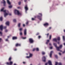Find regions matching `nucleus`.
Listing matches in <instances>:
<instances>
[{
	"label": "nucleus",
	"instance_id": "nucleus-1",
	"mask_svg": "<svg viewBox=\"0 0 65 65\" xmlns=\"http://www.w3.org/2000/svg\"><path fill=\"white\" fill-rule=\"evenodd\" d=\"M54 45L55 47L56 48L57 50L58 51H60L59 49L62 48V45H61L59 46V47H57V46L56 44V43H54Z\"/></svg>",
	"mask_w": 65,
	"mask_h": 65
},
{
	"label": "nucleus",
	"instance_id": "nucleus-2",
	"mask_svg": "<svg viewBox=\"0 0 65 65\" xmlns=\"http://www.w3.org/2000/svg\"><path fill=\"white\" fill-rule=\"evenodd\" d=\"M39 14H40V15H41V16H40L39 15H38L37 16V17L38 19H39V20L41 21V17H42V15L41 13H39Z\"/></svg>",
	"mask_w": 65,
	"mask_h": 65
},
{
	"label": "nucleus",
	"instance_id": "nucleus-3",
	"mask_svg": "<svg viewBox=\"0 0 65 65\" xmlns=\"http://www.w3.org/2000/svg\"><path fill=\"white\" fill-rule=\"evenodd\" d=\"M29 42L30 43H33L34 42V41L32 39L29 38Z\"/></svg>",
	"mask_w": 65,
	"mask_h": 65
},
{
	"label": "nucleus",
	"instance_id": "nucleus-4",
	"mask_svg": "<svg viewBox=\"0 0 65 65\" xmlns=\"http://www.w3.org/2000/svg\"><path fill=\"white\" fill-rule=\"evenodd\" d=\"M14 13L16 14L17 13L18 15H19V14H20V13H19V11L17 10H15Z\"/></svg>",
	"mask_w": 65,
	"mask_h": 65
},
{
	"label": "nucleus",
	"instance_id": "nucleus-5",
	"mask_svg": "<svg viewBox=\"0 0 65 65\" xmlns=\"http://www.w3.org/2000/svg\"><path fill=\"white\" fill-rule=\"evenodd\" d=\"M24 8L25 10V11L26 12L28 10V8L27 5H25Z\"/></svg>",
	"mask_w": 65,
	"mask_h": 65
},
{
	"label": "nucleus",
	"instance_id": "nucleus-6",
	"mask_svg": "<svg viewBox=\"0 0 65 65\" xmlns=\"http://www.w3.org/2000/svg\"><path fill=\"white\" fill-rule=\"evenodd\" d=\"M6 64L7 65H12L13 64V62L12 61H10L9 62H7L6 63Z\"/></svg>",
	"mask_w": 65,
	"mask_h": 65
},
{
	"label": "nucleus",
	"instance_id": "nucleus-7",
	"mask_svg": "<svg viewBox=\"0 0 65 65\" xmlns=\"http://www.w3.org/2000/svg\"><path fill=\"white\" fill-rule=\"evenodd\" d=\"M3 12H5V13L4 14V17H6V16H7V15L8 14L6 12V10H4Z\"/></svg>",
	"mask_w": 65,
	"mask_h": 65
},
{
	"label": "nucleus",
	"instance_id": "nucleus-8",
	"mask_svg": "<svg viewBox=\"0 0 65 65\" xmlns=\"http://www.w3.org/2000/svg\"><path fill=\"white\" fill-rule=\"evenodd\" d=\"M46 59V58L45 56H43L42 58V60L43 62H45Z\"/></svg>",
	"mask_w": 65,
	"mask_h": 65
},
{
	"label": "nucleus",
	"instance_id": "nucleus-9",
	"mask_svg": "<svg viewBox=\"0 0 65 65\" xmlns=\"http://www.w3.org/2000/svg\"><path fill=\"white\" fill-rule=\"evenodd\" d=\"M55 65H57V64H58V65H62L61 63L60 62L58 63L57 62H55Z\"/></svg>",
	"mask_w": 65,
	"mask_h": 65
},
{
	"label": "nucleus",
	"instance_id": "nucleus-10",
	"mask_svg": "<svg viewBox=\"0 0 65 65\" xmlns=\"http://www.w3.org/2000/svg\"><path fill=\"white\" fill-rule=\"evenodd\" d=\"M27 33V30L26 29H25L24 30V35H26Z\"/></svg>",
	"mask_w": 65,
	"mask_h": 65
},
{
	"label": "nucleus",
	"instance_id": "nucleus-11",
	"mask_svg": "<svg viewBox=\"0 0 65 65\" xmlns=\"http://www.w3.org/2000/svg\"><path fill=\"white\" fill-rule=\"evenodd\" d=\"M21 46V44L19 43H17L15 45V46L16 47H18V46Z\"/></svg>",
	"mask_w": 65,
	"mask_h": 65
},
{
	"label": "nucleus",
	"instance_id": "nucleus-12",
	"mask_svg": "<svg viewBox=\"0 0 65 65\" xmlns=\"http://www.w3.org/2000/svg\"><path fill=\"white\" fill-rule=\"evenodd\" d=\"M53 53V51H51V52L50 54V57L51 58L52 57V54Z\"/></svg>",
	"mask_w": 65,
	"mask_h": 65
},
{
	"label": "nucleus",
	"instance_id": "nucleus-13",
	"mask_svg": "<svg viewBox=\"0 0 65 65\" xmlns=\"http://www.w3.org/2000/svg\"><path fill=\"white\" fill-rule=\"evenodd\" d=\"M44 26H47L49 25V24L48 23H45L44 24Z\"/></svg>",
	"mask_w": 65,
	"mask_h": 65
},
{
	"label": "nucleus",
	"instance_id": "nucleus-14",
	"mask_svg": "<svg viewBox=\"0 0 65 65\" xmlns=\"http://www.w3.org/2000/svg\"><path fill=\"white\" fill-rule=\"evenodd\" d=\"M3 26L2 25H1L0 26V30H2L3 29Z\"/></svg>",
	"mask_w": 65,
	"mask_h": 65
},
{
	"label": "nucleus",
	"instance_id": "nucleus-15",
	"mask_svg": "<svg viewBox=\"0 0 65 65\" xmlns=\"http://www.w3.org/2000/svg\"><path fill=\"white\" fill-rule=\"evenodd\" d=\"M48 63L49 65H52V62L50 60L48 61Z\"/></svg>",
	"mask_w": 65,
	"mask_h": 65
},
{
	"label": "nucleus",
	"instance_id": "nucleus-16",
	"mask_svg": "<svg viewBox=\"0 0 65 65\" xmlns=\"http://www.w3.org/2000/svg\"><path fill=\"white\" fill-rule=\"evenodd\" d=\"M17 39V37H12V39L13 40H16Z\"/></svg>",
	"mask_w": 65,
	"mask_h": 65
},
{
	"label": "nucleus",
	"instance_id": "nucleus-17",
	"mask_svg": "<svg viewBox=\"0 0 65 65\" xmlns=\"http://www.w3.org/2000/svg\"><path fill=\"white\" fill-rule=\"evenodd\" d=\"M53 41L57 42V39L55 38L54 39H53Z\"/></svg>",
	"mask_w": 65,
	"mask_h": 65
},
{
	"label": "nucleus",
	"instance_id": "nucleus-18",
	"mask_svg": "<svg viewBox=\"0 0 65 65\" xmlns=\"http://www.w3.org/2000/svg\"><path fill=\"white\" fill-rule=\"evenodd\" d=\"M9 22L8 21V22H6V25H7L8 26H9Z\"/></svg>",
	"mask_w": 65,
	"mask_h": 65
},
{
	"label": "nucleus",
	"instance_id": "nucleus-19",
	"mask_svg": "<svg viewBox=\"0 0 65 65\" xmlns=\"http://www.w3.org/2000/svg\"><path fill=\"white\" fill-rule=\"evenodd\" d=\"M7 3L8 4L10 5L11 4V3L9 1V0H7Z\"/></svg>",
	"mask_w": 65,
	"mask_h": 65
},
{
	"label": "nucleus",
	"instance_id": "nucleus-20",
	"mask_svg": "<svg viewBox=\"0 0 65 65\" xmlns=\"http://www.w3.org/2000/svg\"><path fill=\"white\" fill-rule=\"evenodd\" d=\"M3 1L4 2H3V3L4 4V6H6V2L5 1H4V0H3Z\"/></svg>",
	"mask_w": 65,
	"mask_h": 65
},
{
	"label": "nucleus",
	"instance_id": "nucleus-21",
	"mask_svg": "<svg viewBox=\"0 0 65 65\" xmlns=\"http://www.w3.org/2000/svg\"><path fill=\"white\" fill-rule=\"evenodd\" d=\"M57 40L59 41L60 40V38L59 37H58L57 38Z\"/></svg>",
	"mask_w": 65,
	"mask_h": 65
},
{
	"label": "nucleus",
	"instance_id": "nucleus-22",
	"mask_svg": "<svg viewBox=\"0 0 65 65\" xmlns=\"http://www.w3.org/2000/svg\"><path fill=\"white\" fill-rule=\"evenodd\" d=\"M32 54H31L30 53L29 54V57H31L32 56Z\"/></svg>",
	"mask_w": 65,
	"mask_h": 65
},
{
	"label": "nucleus",
	"instance_id": "nucleus-23",
	"mask_svg": "<svg viewBox=\"0 0 65 65\" xmlns=\"http://www.w3.org/2000/svg\"><path fill=\"white\" fill-rule=\"evenodd\" d=\"M50 41L49 40H47L46 43V44H47Z\"/></svg>",
	"mask_w": 65,
	"mask_h": 65
},
{
	"label": "nucleus",
	"instance_id": "nucleus-24",
	"mask_svg": "<svg viewBox=\"0 0 65 65\" xmlns=\"http://www.w3.org/2000/svg\"><path fill=\"white\" fill-rule=\"evenodd\" d=\"M12 59V58L11 57H10L9 58V61H10Z\"/></svg>",
	"mask_w": 65,
	"mask_h": 65
},
{
	"label": "nucleus",
	"instance_id": "nucleus-25",
	"mask_svg": "<svg viewBox=\"0 0 65 65\" xmlns=\"http://www.w3.org/2000/svg\"><path fill=\"white\" fill-rule=\"evenodd\" d=\"M49 35V34L48 33L47 34H45L47 36V38H48V37Z\"/></svg>",
	"mask_w": 65,
	"mask_h": 65
},
{
	"label": "nucleus",
	"instance_id": "nucleus-26",
	"mask_svg": "<svg viewBox=\"0 0 65 65\" xmlns=\"http://www.w3.org/2000/svg\"><path fill=\"white\" fill-rule=\"evenodd\" d=\"M2 19H3L2 17H1L0 18V21H2Z\"/></svg>",
	"mask_w": 65,
	"mask_h": 65
},
{
	"label": "nucleus",
	"instance_id": "nucleus-27",
	"mask_svg": "<svg viewBox=\"0 0 65 65\" xmlns=\"http://www.w3.org/2000/svg\"><path fill=\"white\" fill-rule=\"evenodd\" d=\"M63 40L64 41H65V37L64 36H63Z\"/></svg>",
	"mask_w": 65,
	"mask_h": 65
},
{
	"label": "nucleus",
	"instance_id": "nucleus-28",
	"mask_svg": "<svg viewBox=\"0 0 65 65\" xmlns=\"http://www.w3.org/2000/svg\"><path fill=\"white\" fill-rule=\"evenodd\" d=\"M2 36V32L0 31V36Z\"/></svg>",
	"mask_w": 65,
	"mask_h": 65
},
{
	"label": "nucleus",
	"instance_id": "nucleus-29",
	"mask_svg": "<svg viewBox=\"0 0 65 65\" xmlns=\"http://www.w3.org/2000/svg\"><path fill=\"white\" fill-rule=\"evenodd\" d=\"M4 8H3L1 10V11H4Z\"/></svg>",
	"mask_w": 65,
	"mask_h": 65
},
{
	"label": "nucleus",
	"instance_id": "nucleus-30",
	"mask_svg": "<svg viewBox=\"0 0 65 65\" xmlns=\"http://www.w3.org/2000/svg\"><path fill=\"white\" fill-rule=\"evenodd\" d=\"M36 50L37 51H39V49L38 48H36Z\"/></svg>",
	"mask_w": 65,
	"mask_h": 65
},
{
	"label": "nucleus",
	"instance_id": "nucleus-31",
	"mask_svg": "<svg viewBox=\"0 0 65 65\" xmlns=\"http://www.w3.org/2000/svg\"><path fill=\"white\" fill-rule=\"evenodd\" d=\"M42 54L43 55H44L45 54V53L44 52H42Z\"/></svg>",
	"mask_w": 65,
	"mask_h": 65
},
{
	"label": "nucleus",
	"instance_id": "nucleus-32",
	"mask_svg": "<svg viewBox=\"0 0 65 65\" xmlns=\"http://www.w3.org/2000/svg\"><path fill=\"white\" fill-rule=\"evenodd\" d=\"M51 37H52L51 35H50V38H49V39L50 40L51 39Z\"/></svg>",
	"mask_w": 65,
	"mask_h": 65
},
{
	"label": "nucleus",
	"instance_id": "nucleus-33",
	"mask_svg": "<svg viewBox=\"0 0 65 65\" xmlns=\"http://www.w3.org/2000/svg\"><path fill=\"white\" fill-rule=\"evenodd\" d=\"M12 7V6H9L8 7L10 8H11Z\"/></svg>",
	"mask_w": 65,
	"mask_h": 65
},
{
	"label": "nucleus",
	"instance_id": "nucleus-34",
	"mask_svg": "<svg viewBox=\"0 0 65 65\" xmlns=\"http://www.w3.org/2000/svg\"><path fill=\"white\" fill-rule=\"evenodd\" d=\"M55 58H58V57H57V55H55Z\"/></svg>",
	"mask_w": 65,
	"mask_h": 65
},
{
	"label": "nucleus",
	"instance_id": "nucleus-35",
	"mask_svg": "<svg viewBox=\"0 0 65 65\" xmlns=\"http://www.w3.org/2000/svg\"><path fill=\"white\" fill-rule=\"evenodd\" d=\"M14 22H16V20L15 19H14L13 20Z\"/></svg>",
	"mask_w": 65,
	"mask_h": 65
},
{
	"label": "nucleus",
	"instance_id": "nucleus-36",
	"mask_svg": "<svg viewBox=\"0 0 65 65\" xmlns=\"http://www.w3.org/2000/svg\"><path fill=\"white\" fill-rule=\"evenodd\" d=\"M20 23H19L18 24V27H20Z\"/></svg>",
	"mask_w": 65,
	"mask_h": 65
},
{
	"label": "nucleus",
	"instance_id": "nucleus-37",
	"mask_svg": "<svg viewBox=\"0 0 65 65\" xmlns=\"http://www.w3.org/2000/svg\"><path fill=\"white\" fill-rule=\"evenodd\" d=\"M41 38V36H39L38 37V38L39 39H40Z\"/></svg>",
	"mask_w": 65,
	"mask_h": 65
},
{
	"label": "nucleus",
	"instance_id": "nucleus-38",
	"mask_svg": "<svg viewBox=\"0 0 65 65\" xmlns=\"http://www.w3.org/2000/svg\"><path fill=\"white\" fill-rule=\"evenodd\" d=\"M22 32H21L20 33V35L22 36Z\"/></svg>",
	"mask_w": 65,
	"mask_h": 65
},
{
	"label": "nucleus",
	"instance_id": "nucleus-39",
	"mask_svg": "<svg viewBox=\"0 0 65 65\" xmlns=\"http://www.w3.org/2000/svg\"><path fill=\"white\" fill-rule=\"evenodd\" d=\"M21 3V2H19V5H20Z\"/></svg>",
	"mask_w": 65,
	"mask_h": 65
},
{
	"label": "nucleus",
	"instance_id": "nucleus-40",
	"mask_svg": "<svg viewBox=\"0 0 65 65\" xmlns=\"http://www.w3.org/2000/svg\"><path fill=\"white\" fill-rule=\"evenodd\" d=\"M19 30L20 31H22V28H20L19 29Z\"/></svg>",
	"mask_w": 65,
	"mask_h": 65
},
{
	"label": "nucleus",
	"instance_id": "nucleus-41",
	"mask_svg": "<svg viewBox=\"0 0 65 65\" xmlns=\"http://www.w3.org/2000/svg\"><path fill=\"white\" fill-rule=\"evenodd\" d=\"M39 33H37L36 34V36H38V35H39Z\"/></svg>",
	"mask_w": 65,
	"mask_h": 65
},
{
	"label": "nucleus",
	"instance_id": "nucleus-42",
	"mask_svg": "<svg viewBox=\"0 0 65 65\" xmlns=\"http://www.w3.org/2000/svg\"><path fill=\"white\" fill-rule=\"evenodd\" d=\"M36 50V49L35 48H34L32 50L33 51H35V50Z\"/></svg>",
	"mask_w": 65,
	"mask_h": 65
},
{
	"label": "nucleus",
	"instance_id": "nucleus-43",
	"mask_svg": "<svg viewBox=\"0 0 65 65\" xmlns=\"http://www.w3.org/2000/svg\"><path fill=\"white\" fill-rule=\"evenodd\" d=\"M32 21H34V20H35V19L32 18Z\"/></svg>",
	"mask_w": 65,
	"mask_h": 65
},
{
	"label": "nucleus",
	"instance_id": "nucleus-44",
	"mask_svg": "<svg viewBox=\"0 0 65 65\" xmlns=\"http://www.w3.org/2000/svg\"><path fill=\"white\" fill-rule=\"evenodd\" d=\"M63 54H64L65 53V49L64 50V51L62 52Z\"/></svg>",
	"mask_w": 65,
	"mask_h": 65
},
{
	"label": "nucleus",
	"instance_id": "nucleus-45",
	"mask_svg": "<svg viewBox=\"0 0 65 65\" xmlns=\"http://www.w3.org/2000/svg\"><path fill=\"white\" fill-rule=\"evenodd\" d=\"M28 22H27L26 23V25H28Z\"/></svg>",
	"mask_w": 65,
	"mask_h": 65
},
{
	"label": "nucleus",
	"instance_id": "nucleus-46",
	"mask_svg": "<svg viewBox=\"0 0 65 65\" xmlns=\"http://www.w3.org/2000/svg\"><path fill=\"white\" fill-rule=\"evenodd\" d=\"M30 58V57L29 56H27L26 57V58Z\"/></svg>",
	"mask_w": 65,
	"mask_h": 65
},
{
	"label": "nucleus",
	"instance_id": "nucleus-47",
	"mask_svg": "<svg viewBox=\"0 0 65 65\" xmlns=\"http://www.w3.org/2000/svg\"><path fill=\"white\" fill-rule=\"evenodd\" d=\"M5 32H7L8 31V30H6L5 31Z\"/></svg>",
	"mask_w": 65,
	"mask_h": 65
},
{
	"label": "nucleus",
	"instance_id": "nucleus-48",
	"mask_svg": "<svg viewBox=\"0 0 65 65\" xmlns=\"http://www.w3.org/2000/svg\"><path fill=\"white\" fill-rule=\"evenodd\" d=\"M22 38L23 39H26V37H25V38L22 37Z\"/></svg>",
	"mask_w": 65,
	"mask_h": 65
},
{
	"label": "nucleus",
	"instance_id": "nucleus-49",
	"mask_svg": "<svg viewBox=\"0 0 65 65\" xmlns=\"http://www.w3.org/2000/svg\"><path fill=\"white\" fill-rule=\"evenodd\" d=\"M51 28H52L51 27H49V30H50V29H51Z\"/></svg>",
	"mask_w": 65,
	"mask_h": 65
},
{
	"label": "nucleus",
	"instance_id": "nucleus-50",
	"mask_svg": "<svg viewBox=\"0 0 65 65\" xmlns=\"http://www.w3.org/2000/svg\"><path fill=\"white\" fill-rule=\"evenodd\" d=\"M52 46L51 47H50V49H52Z\"/></svg>",
	"mask_w": 65,
	"mask_h": 65
},
{
	"label": "nucleus",
	"instance_id": "nucleus-51",
	"mask_svg": "<svg viewBox=\"0 0 65 65\" xmlns=\"http://www.w3.org/2000/svg\"><path fill=\"white\" fill-rule=\"evenodd\" d=\"M5 41H8V39H6Z\"/></svg>",
	"mask_w": 65,
	"mask_h": 65
},
{
	"label": "nucleus",
	"instance_id": "nucleus-52",
	"mask_svg": "<svg viewBox=\"0 0 65 65\" xmlns=\"http://www.w3.org/2000/svg\"><path fill=\"white\" fill-rule=\"evenodd\" d=\"M6 26H5L4 27V29H6Z\"/></svg>",
	"mask_w": 65,
	"mask_h": 65
},
{
	"label": "nucleus",
	"instance_id": "nucleus-53",
	"mask_svg": "<svg viewBox=\"0 0 65 65\" xmlns=\"http://www.w3.org/2000/svg\"><path fill=\"white\" fill-rule=\"evenodd\" d=\"M59 55H61V53H59Z\"/></svg>",
	"mask_w": 65,
	"mask_h": 65
},
{
	"label": "nucleus",
	"instance_id": "nucleus-54",
	"mask_svg": "<svg viewBox=\"0 0 65 65\" xmlns=\"http://www.w3.org/2000/svg\"><path fill=\"white\" fill-rule=\"evenodd\" d=\"M18 9H20L21 7H18Z\"/></svg>",
	"mask_w": 65,
	"mask_h": 65
},
{
	"label": "nucleus",
	"instance_id": "nucleus-55",
	"mask_svg": "<svg viewBox=\"0 0 65 65\" xmlns=\"http://www.w3.org/2000/svg\"><path fill=\"white\" fill-rule=\"evenodd\" d=\"M23 63L24 64H25V62H23Z\"/></svg>",
	"mask_w": 65,
	"mask_h": 65
},
{
	"label": "nucleus",
	"instance_id": "nucleus-56",
	"mask_svg": "<svg viewBox=\"0 0 65 65\" xmlns=\"http://www.w3.org/2000/svg\"><path fill=\"white\" fill-rule=\"evenodd\" d=\"M47 63H45V65H47Z\"/></svg>",
	"mask_w": 65,
	"mask_h": 65
},
{
	"label": "nucleus",
	"instance_id": "nucleus-57",
	"mask_svg": "<svg viewBox=\"0 0 65 65\" xmlns=\"http://www.w3.org/2000/svg\"><path fill=\"white\" fill-rule=\"evenodd\" d=\"M23 27H25V25L24 24H23Z\"/></svg>",
	"mask_w": 65,
	"mask_h": 65
},
{
	"label": "nucleus",
	"instance_id": "nucleus-58",
	"mask_svg": "<svg viewBox=\"0 0 65 65\" xmlns=\"http://www.w3.org/2000/svg\"><path fill=\"white\" fill-rule=\"evenodd\" d=\"M49 45L50 46H51V43H50L49 44Z\"/></svg>",
	"mask_w": 65,
	"mask_h": 65
},
{
	"label": "nucleus",
	"instance_id": "nucleus-59",
	"mask_svg": "<svg viewBox=\"0 0 65 65\" xmlns=\"http://www.w3.org/2000/svg\"><path fill=\"white\" fill-rule=\"evenodd\" d=\"M9 15H11V13H10V14H9Z\"/></svg>",
	"mask_w": 65,
	"mask_h": 65
},
{
	"label": "nucleus",
	"instance_id": "nucleus-60",
	"mask_svg": "<svg viewBox=\"0 0 65 65\" xmlns=\"http://www.w3.org/2000/svg\"><path fill=\"white\" fill-rule=\"evenodd\" d=\"M17 49H15L14 50L15 51H16L17 50Z\"/></svg>",
	"mask_w": 65,
	"mask_h": 65
},
{
	"label": "nucleus",
	"instance_id": "nucleus-61",
	"mask_svg": "<svg viewBox=\"0 0 65 65\" xmlns=\"http://www.w3.org/2000/svg\"><path fill=\"white\" fill-rule=\"evenodd\" d=\"M9 37H10L9 36H8L7 37L8 38V39Z\"/></svg>",
	"mask_w": 65,
	"mask_h": 65
},
{
	"label": "nucleus",
	"instance_id": "nucleus-62",
	"mask_svg": "<svg viewBox=\"0 0 65 65\" xmlns=\"http://www.w3.org/2000/svg\"><path fill=\"white\" fill-rule=\"evenodd\" d=\"M27 1V0H25L24 1V2H26Z\"/></svg>",
	"mask_w": 65,
	"mask_h": 65
},
{
	"label": "nucleus",
	"instance_id": "nucleus-63",
	"mask_svg": "<svg viewBox=\"0 0 65 65\" xmlns=\"http://www.w3.org/2000/svg\"><path fill=\"white\" fill-rule=\"evenodd\" d=\"M63 31H64V32H65V29H64Z\"/></svg>",
	"mask_w": 65,
	"mask_h": 65
},
{
	"label": "nucleus",
	"instance_id": "nucleus-64",
	"mask_svg": "<svg viewBox=\"0 0 65 65\" xmlns=\"http://www.w3.org/2000/svg\"><path fill=\"white\" fill-rule=\"evenodd\" d=\"M64 45L65 46V43H64Z\"/></svg>",
	"mask_w": 65,
	"mask_h": 65
}]
</instances>
